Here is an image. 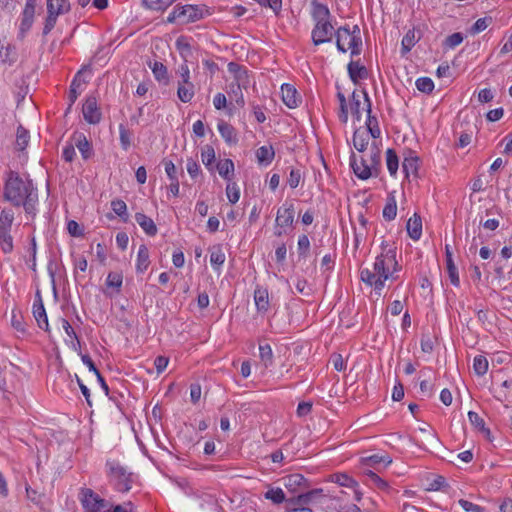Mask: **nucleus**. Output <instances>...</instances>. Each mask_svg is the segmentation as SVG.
I'll use <instances>...</instances> for the list:
<instances>
[{
    "instance_id": "1",
    "label": "nucleus",
    "mask_w": 512,
    "mask_h": 512,
    "mask_svg": "<svg viewBox=\"0 0 512 512\" xmlns=\"http://www.w3.org/2000/svg\"><path fill=\"white\" fill-rule=\"evenodd\" d=\"M4 197L14 206L23 205L25 211L30 213L32 201V184L24 182L17 172L10 171L4 186Z\"/></svg>"
},
{
    "instance_id": "2",
    "label": "nucleus",
    "mask_w": 512,
    "mask_h": 512,
    "mask_svg": "<svg viewBox=\"0 0 512 512\" xmlns=\"http://www.w3.org/2000/svg\"><path fill=\"white\" fill-rule=\"evenodd\" d=\"M105 467L108 482L116 491L125 493L131 490L137 480L133 472L117 460H107Z\"/></svg>"
},
{
    "instance_id": "3",
    "label": "nucleus",
    "mask_w": 512,
    "mask_h": 512,
    "mask_svg": "<svg viewBox=\"0 0 512 512\" xmlns=\"http://www.w3.org/2000/svg\"><path fill=\"white\" fill-rule=\"evenodd\" d=\"M393 272V265L386 263V260L376 258L373 264V271L366 268L361 270V280L374 287L375 294L381 295V292L385 286V281L390 277L395 279Z\"/></svg>"
},
{
    "instance_id": "4",
    "label": "nucleus",
    "mask_w": 512,
    "mask_h": 512,
    "mask_svg": "<svg viewBox=\"0 0 512 512\" xmlns=\"http://www.w3.org/2000/svg\"><path fill=\"white\" fill-rule=\"evenodd\" d=\"M203 17V8L198 5L176 6L169 14L167 22L179 21L181 24L195 22Z\"/></svg>"
},
{
    "instance_id": "5",
    "label": "nucleus",
    "mask_w": 512,
    "mask_h": 512,
    "mask_svg": "<svg viewBox=\"0 0 512 512\" xmlns=\"http://www.w3.org/2000/svg\"><path fill=\"white\" fill-rule=\"evenodd\" d=\"M13 220L12 210H2L0 214V248L5 254L13 251V237L10 233Z\"/></svg>"
},
{
    "instance_id": "6",
    "label": "nucleus",
    "mask_w": 512,
    "mask_h": 512,
    "mask_svg": "<svg viewBox=\"0 0 512 512\" xmlns=\"http://www.w3.org/2000/svg\"><path fill=\"white\" fill-rule=\"evenodd\" d=\"M294 204L292 202H285L281 207L278 208L276 216V227L274 234L278 237L287 233V229L293 227L294 224Z\"/></svg>"
},
{
    "instance_id": "7",
    "label": "nucleus",
    "mask_w": 512,
    "mask_h": 512,
    "mask_svg": "<svg viewBox=\"0 0 512 512\" xmlns=\"http://www.w3.org/2000/svg\"><path fill=\"white\" fill-rule=\"evenodd\" d=\"M80 501L86 512H105L108 506L107 501L101 498L90 488H82Z\"/></svg>"
},
{
    "instance_id": "8",
    "label": "nucleus",
    "mask_w": 512,
    "mask_h": 512,
    "mask_svg": "<svg viewBox=\"0 0 512 512\" xmlns=\"http://www.w3.org/2000/svg\"><path fill=\"white\" fill-rule=\"evenodd\" d=\"M334 27L330 20L316 22L311 32L314 45L328 43L332 40Z\"/></svg>"
},
{
    "instance_id": "9",
    "label": "nucleus",
    "mask_w": 512,
    "mask_h": 512,
    "mask_svg": "<svg viewBox=\"0 0 512 512\" xmlns=\"http://www.w3.org/2000/svg\"><path fill=\"white\" fill-rule=\"evenodd\" d=\"M32 313L37 322L38 327L46 332H49L48 317L39 290H37L35 293Z\"/></svg>"
},
{
    "instance_id": "10",
    "label": "nucleus",
    "mask_w": 512,
    "mask_h": 512,
    "mask_svg": "<svg viewBox=\"0 0 512 512\" xmlns=\"http://www.w3.org/2000/svg\"><path fill=\"white\" fill-rule=\"evenodd\" d=\"M381 252L376 256V258L386 260V263H390L393 265V272H397L400 270L401 266L399 265L396 255H397V246L394 242H389L386 240H382Z\"/></svg>"
},
{
    "instance_id": "11",
    "label": "nucleus",
    "mask_w": 512,
    "mask_h": 512,
    "mask_svg": "<svg viewBox=\"0 0 512 512\" xmlns=\"http://www.w3.org/2000/svg\"><path fill=\"white\" fill-rule=\"evenodd\" d=\"M85 71H88L89 73H91V67L89 65H87V66H84L81 70H79L76 73V75L74 76V78H73V80H72V82L70 84V89H69V94H68L69 105H68L67 111L71 110L72 105L77 100V98H78V96L80 94L79 88H80L81 84L87 82L82 77L83 76V72H85Z\"/></svg>"
},
{
    "instance_id": "12",
    "label": "nucleus",
    "mask_w": 512,
    "mask_h": 512,
    "mask_svg": "<svg viewBox=\"0 0 512 512\" xmlns=\"http://www.w3.org/2000/svg\"><path fill=\"white\" fill-rule=\"evenodd\" d=\"M82 113L85 121L89 124H98L101 120V112L97 106V100L93 96L87 97L83 104Z\"/></svg>"
},
{
    "instance_id": "13",
    "label": "nucleus",
    "mask_w": 512,
    "mask_h": 512,
    "mask_svg": "<svg viewBox=\"0 0 512 512\" xmlns=\"http://www.w3.org/2000/svg\"><path fill=\"white\" fill-rule=\"evenodd\" d=\"M350 166L354 172V174L361 180H367L370 177L374 176L372 168L370 165L366 163V160L362 157L358 163L356 155L352 152L350 156Z\"/></svg>"
},
{
    "instance_id": "14",
    "label": "nucleus",
    "mask_w": 512,
    "mask_h": 512,
    "mask_svg": "<svg viewBox=\"0 0 512 512\" xmlns=\"http://www.w3.org/2000/svg\"><path fill=\"white\" fill-rule=\"evenodd\" d=\"M362 93H363V96H364V101H365V104H366V111H367V121H366L367 129H366V131L369 132V135L371 137L378 138V137H380L381 131H380V128H379V124H378L377 118L375 116L371 115V112H372L371 100H370L369 95L366 92V90H363Z\"/></svg>"
},
{
    "instance_id": "15",
    "label": "nucleus",
    "mask_w": 512,
    "mask_h": 512,
    "mask_svg": "<svg viewBox=\"0 0 512 512\" xmlns=\"http://www.w3.org/2000/svg\"><path fill=\"white\" fill-rule=\"evenodd\" d=\"M284 486L292 492H300L308 488L307 479L299 473H293L285 476L283 479Z\"/></svg>"
},
{
    "instance_id": "16",
    "label": "nucleus",
    "mask_w": 512,
    "mask_h": 512,
    "mask_svg": "<svg viewBox=\"0 0 512 512\" xmlns=\"http://www.w3.org/2000/svg\"><path fill=\"white\" fill-rule=\"evenodd\" d=\"M254 302L259 313L265 314L270 307L269 293L266 288L257 286L254 291Z\"/></svg>"
},
{
    "instance_id": "17",
    "label": "nucleus",
    "mask_w": 512,
    "mask_h": 512,
    "mask_svg": "<svg viewBox=\"0 0 512 512\" xmlns=\"http://www.w3.org/2000/svg\"><path fill=\"white\" fill-rule=\"evenodd\" d=\"M392 463V459L388 454L385 455H378L374 454L367 457L361 458V465L363 467V470L374 468L377 469V467L381 464H383L385 467Z\"/></svg>"
},
{
    "instance_id": "18",
    "label": "nucleus",
    "mask_w": 512,
    "mask_h": 512,
    "mask_svg": "<svg viewBox=\"0 0 512 512\" xmlns=\"http://www.w3.org/2000/svg\"><path fill=\"white\" fill-rule=\"evenodd\" d=\"M419 162L420 159L415 154V152L409 150L402 163L403 172L405 173L406 177H409L410 174L414 175L415 177L418 176Z\"/></svg>"
},
{
    "instance_id": "19",
    "label": "nucleus",
    "mask_w": 512,
    "mask_h": 512,
    "mask_svg": "<svg viewBox=\"0 0 512 512\" xmlns=\"http://www.w3.org/2000/svg\"><path fill=\"white\" fill-rule=\"evenodd\" d=\"M35 7L34 5L25 4L24 10L22 12V19L20 23V34L22 37L31 29L34 22L35 15Z\"/></svg>"
},
{
    "instance_id": "20",
    "label": "nucleus",
    "mask_w": 512,
    "mask_h": 512,
    "mask_svg": "<svg viewBox=\"0 0 512 512\" xmlns=\"http://www.w3.org/2000/svg\"><path fill=\"white\" fill-rule=\"evenodd\" d=\"M218 131L225 142L229 145H235L238 142V137L235 128L225 122L224 120H220L217 125Z\"/></svg>"
},
{
    "instance_id": "21",
    "label": "nucleus",
    "mask_w": 512,
    "mask_h": 512,
    "mask_svg": "<svg viewBox=\"0 0 512 512\" xmlns=\"http://www.w3.org/2000/svg\"><path fill=\"white\" fill-rule=\"evenodd\" d=\"M348 74L351 81L354 84H358L359 80L366 79L368 77V70L364 65H361L359 61H350L347 66Z\"/></svg>"
},
{
    "instance_id": "22",
    "label": "nucleus",
    "mask_w": 512,
    "mask_h": 512,
    "mask_svg": "<svg viewBox=\"0 0 512 512\" xmlns=\"http://www.w3.org/2000/svg\"><path fill=\"white\" fill-rule=\"evenodd\" d=\"M135 220L148 236H155L157 234L158 229L152 218L138 212L135 214Z\"/></svg>"
},
{
    "instance_id": "23",
    "label": "nucleus",
    "mask_w": 512,
    "mask_h": 512,
    "mask_svg": "<svg viewBox=\"0 0 512 512\" xmlns=\"http://www.w3.org/2000/svg\"><path fill=\"white\" fill-rule=\"evenodd\" d=\"M445 254H446V267H447V272H448L450 282L455 287H458L460 284L458 270L454 264V261L452 258V252L450 251L448 245L445 246Z\"/></svg>"
},
{
    "instance_id": "24",
    "label": "nucleus",
    "mask_w": 512,
    "mask_h": 512,
    "mask_svg": "<svg viewBox=\"0 0 512 512\" xmlns=\"http://www.w3.org/2000/svg\"><path fill=\"white\" fill-rule=\"evenodd\" d=\"M195 95V85L193 82H178L177 97L183 103L190 102Z\"/></svg>"
},
{
    "instance_id": "25",
    "label": "nucleus",
    "mask_w": 512,
    "mask_h": 512,
    "mask_svg": "<svg viewBox=\"0 0 512 512\" xmlns=\"http://www.w3.org/2000/svg\"><path fill=\"white\" fill-rule=\"evenodd\" d=\"M281 90L285 105L289 108H296L299 104L296 89L290 84H283Z\"/></svg>"
},
{
    "instance_id": "26",
    "label": "nucleus",
    "mask_w": 512,
    "mask_h": 512,
    "mask_svg": "<svg viewBox=\"0 0 512 512\" xmlns=\"http://www.w3.org/2000/svg\"><path fill=\"white\" fill-rule=\"evenodd\" d=\"M311 5H312L311 16H312L313 20L315 21V23L330 19L331 13H330L329 8L326 5L319 3L317 0H312Z\"/></svg>"
},
{
    "instance_id": "27",
    "label": "nucleus",
    "mask_w": 512,
    "mask_h": 512,
    "mask_svg": "<svg viewBox=\"0 0 512 512\" xmlns=\"http://www.w3.org/2000/svg\"><path fill=\"white\" fill-rule=\"evenodd\" d=\"M406 229L408 235L413 240H419L422 235V220L418 214H414L413 217L407 221Z\"/></svg>"
},
{
    "instance_id": "28",
    "label": "nucleus",
    "mask_w": 512,
    "mask_h": 512,
    "mask_svg": "<svg viewBox=\"0 0 512 512\" xmlns=\"http://www.w3.org/2000/svg\"><path fill=\"white\" fill-rule=\"evenodd\" d=\"M263 497L275 505H279L286 501V495L284 491L280 487H275L272 485L266 486V491L263 492Z\"/></svg>"
},
{
    "instance_id": "29",
    "label": "nucleus",
    "mask_w": 512,
    "mask_h": 512,
    "mask_svg": "<svg viewBox=\"0 0 512 512\" xmlns=\"http://www.w3.org/2000/svg\"><path fill=\"white\" fill-rule=\"evenodd\" d=\"M210 252V263L215 270H219L224 264L226 256L223 252L222 245L217 244L209 248Z\"/></svg>"
},
{
    "instance_id": "30",
    "label": "nucleus",
    "mask_w": 512,
    "mask_h": 512,
    "mask_svg": "<svg viewBox=\"0 0 512 512\" xmlns=\"http://www.w3.org/2000/svg\"><path fill=\"white\" fill-rule=\"evenodd\" d=\"M369 138V132H367L365 129L358 128L354 131L353 134V146L359 152H363L367 148Z\"/></svg>"
},
{
    "instance_id": "31",
    "label": "nucleus",
    "mask_w": 512,
    "mask_h": 512,
    "mask_svg": "<svg viewBox=\"0 0 512 512\" xmlns=\"http://www.w3.org/2000/svg\"><path fill=\"white\" fill-rule=\"evenodd\" d=\"M75 145L78 148V150L80 151L83 159L87 160L93 156L94 152H93L92 145L88 141V139L86 138V136L84 134L80 133L75 138Z\"/></svg>"
},
{
    "instance_id": "32",
    "label": "nucleus",
    "mask_w": 512,
    "mask_h": 512,
    "mask_svg": "<svg viewBox=\"0 0 512 512\" xmlns=\"http://www.w3.org/2000/svg\"><path fill=\"white\" fill-rule=\"evenodd\" d=\"M275 157V150L272 145L261 146L256 150V158L260 165H269Z\"/></svg>"
},
{
    "instance_id": "33",
    "label": "nucleus",
    "mask_w": 512,
    "mask_h": 512,
    "mask_svg": "<svg viewBox=\"0 0 512 512\" xmlns=\"http://www.w3.org/2000/svg\"><path fill=\"white\" fill-rule=\"evenodd\" d=\"M150 264L149 250L146 245L142 244L139 247L136 260V271L137 273H143L147 270Z\"/></svg>"
},
{
    "instance_id": "34",
    "label": "nucleus",
    "mask_w": 512,
    "mask_h": 512,
    "mask_svg": "<svg viewBox=\"0 0 512 512\" xmlns=\"http://www.w3.org/2000/svg\"><path fill=\"white\" fill-rule=\"evenodd\" d=\"M363 475L367 478V482L374 487L383 491H388L390 489L388 482L380 478L373 470L365 469L363 470Z\"/></svg>"
},
{
    "instance_id": "35",
    "label": "nucleus",
    "mask_w": 512,
    "mask_h": 512,
    "mask_svg": "<svg viewBox=\"0 0 512 512\" xmlns=\"http://www.w3.org/2000/svg\"><path fill=\"white\" fill-rule=\"evenodd\" d=\"M383 218L386 221L394 220L397 215V203L394 193H390L386 199V204L382 211Z\"/></svg>"
},
{
    "instance_id": "36",
    "label": "nucleus",
    "mask_w": 512,
    "mask_h": 512,
    "mask_svg": "<svg viewBox=\"0 0 512 512\" xmlns=\"http://www.w3.org/2000/svg\"><path fill=\"white\" fill-rule=\"evenodd\" d=\"M47 17L45 19L44 27H43V36L48 35L51 30L55 27L57 22L58 15L54 13L53 10V0H47Z\"/></svg>"
},
{
    "instance_id": "37",
    "label": "nucleus",
    "mask_w": 512,
    "mask_h": 512,
    "mask_svg": "<svg viewBox=\"0 0 512 512\" xmlns=\"http://www.w3.org/2000/svg\"><path fill=\"white\" fill-rule=\"evenodd\" d=\"M259 358L265 369L273 365L274 355L272 347L269 344H259Z\"/></svg>"
},
{
    "instance_id": "38",
    "label": "nucleus",
    "mask_w": 512,
    "mask_h": 512,
    "mask_svg": "<svg viewBox=\"0 0 512 512\" xmlns=\"http://www.w3.org/2000/svg\"><path fill=\"white\" fill-rule=\"evenodd\" d=\"M149 67L151 68L154 77L158 81H163L164 84H168V71L167 67L159 61H154L153 63H149Z\"/></svg>"
},
{
    "instance_id": "39",
    "label": "nucleus",
    "mask_w": 512,
    "mask_h": 512,
    "mask_svg": "<svg viewBox=\"0 0 512 512\" xmlns=\"http://www.w3.org/2000/svg\"><path fill=\"white\" fill-rule=\"evenodd\" d=\"M468 419L470 423L477 428L479 431L483 432L487 438H490L491 431L489 428L485 426V421L482 417L478 415V413L474 411L468 412Z\"/></svg>"
},
{
    "instance_id": "40",
    "label": "nucleus",
    "mask_w": 512,
    "mask_h": 512,
    "mask_svg": "<svg viewBox=\"0 0 512 512\" xmlns=\"http://www.w3.org/2000/svg\"><path fill=\"white\" fill-rule=\"evenodd\" d=\"M322 494V489H313L304 492V490L299 492L295 503L299 506L306 505L310 503L315 497L320 496Z\"/></svg>"
},
{
    "instance_id": "41",
    "label": "nucleus",
    "mask_w": 512,
    "mask_h": 512,
    "mask_svg": "<svg viewBox=\"0 0 512 512\" xmlns=\"http://www.w3.org/2000/svg\"><path fill=\"white\" fill-rule=\"evenodd\" d=\"M416 42H417V40H416L414 29L408 30L401 41V54L405 55L408 52H410L411 49L416 44Z\"/></svg>"
},
{
    "instance_id": "42",
    "label": "nucleus",
    "mask_w": 512,
    "mask_h": 512,
    "mask_svg": "<svg viewBox=\"0 0 512 512\" xmlns=\"http://www.w3.org/2000/svg\"><path fill=\"white\" fill-rule=\"evenodd\" d=\"M29 131L22 125H19L16 132V147L18 150L23 151L29 143Z\"/></svg>"
},
{
    "instance_id": "43",
    "label": "nucleus",
    "mask_w": 512,
    "mask_h": 512,
    "mask_svg": "<svg viewBox=\"0 0 512 512\" xmlns=\"http://www.w3.org/2000/svg\"><path fill=\"white\" fill-rule=\"evenodd\" d=\"M370 161H371L370 166L372 168L373 174H374L375 177H377L379 175V173H380L381 155H380V150L376 146L375 143H373L372 146H371Z\"/></svg>"
},
{
    "instance_id": "44",
    "label": "nucleus",
    "mask_w": 512,
    "mask_h": 512,
    "mask_svg": "<svg viewBox=\"0 0 512 512\" xmlns=\"http://www.w3.org/2000/svg\"><path fill=\"white\" fill-rule=\"evenodd\" d=\"M217 170L224 179L231 180V175L234 172V163L231 159H225L218 162Z\"/></svg>"
},
{
    "instance_id": "45",
    "label": "nucleus",
    "mask_w": 512,
    "mask_h": 512,
    "mask_svg": "<svg viewBox=\"0 0 512 512\" xmlns=\"http://www.w3.org/2000/svg\"><path fill=\"white\" fill-rule=\"evenodd\" d=\"M386 163L390 175H396L399 166V160L394 149L389 148L386 151Z\"/></svg>"
},
{
    "instance_id": "46",
    "label": "nucleus",
    "mask_w": 512,
    "mask_h": 512,
    "mask_svg": "<svg viewBox=\"0 0 512 512\" xmlns=\"http://www.w3.org/2000/svg\"><path fill=\"white\" fill-rule=\"evenodd\" d=\"M331 477L333 482L343 487L354 488L358 485L357 481L346 473H336Z\"/></svg>"
},
{
    "instance_id": "47",
    "label": "nucleus",
    "mask_w": 512,
    "mask_h": 512,
    "mask_svg": "<svg viewBox=\"0 0 512 512\" xmlns=\"http://www.w3.org/2000/svg\"><path fill=\"white\" fill-rule=\"evenodd\" d=\"M175 0H143V4L146 8L154 11H164L167 9Z\"/></svg>"
},
{
    "instance_id": "48",
    "label": "nucleus",
    "mask_w": 512,
    "mask_h": 512,
    "mask_svg": "<svg viewBox=\"0 0 512 512\" xmlns=\"http://www.w3.org/2000/svg\"><path fill=\"white\" fill-rule=\"evenodd\" d=\"M416 88L425 94H431L434 90V82L430 77H420L415 82Z\"/></svg>"
},
{
    "instance_id": "49",
    "label": "nucleus",
    "mask_w": 512,
    "mask_h": 512,
    "mask_svg": "<svg viewBox=\"0 0 512 512\" xmlns=\"http://www.w3.org/2000/svg\"><path fill=\"white\" fill-rule=\"evenodd\" d=\"M473 369L476 375L483 376L488 370V360L485 356L478 355L473 360Z\"/></svg>"
},
{
    "instance_id": "50",
    "label": "nucleus",
    "mask_w": 512,
    "mask_h": 512,
    "mask_svg": "<svg viewBox=\"0 0 512 512\" xmlns=\"http://www.w3.org/2000/svg\"><path fill=\"white\" fill-rule=\"evenodd\" d=\"M112 210L116 215H118L123 221H127L128 213H127V205L121 199H115L111 201Z\"/></svg>"
},
{
    "instance_id": "51",
    "label": "nucleus",
    "mask_w": 512,
    "mask_h": 512,
    "mask_svg": "<svg viewBox=\"0 0 512 512\" xmlns=\"http://www.w3.org/2000/svg\"><path fill=\"white\" fill-rule=\"evenodd\" d=\"M351 32V29L349 28L348 25H345V26H341L337 29L336 31V47L338 49V51L342 52V53H345L347 51V49L345 48V46L342 44V38H343V35L345 36V38H350V33Z\"/></svg>"
},
{
    "instance_id": "52",
    "label": "nucleus",
    "mask_w": 512,
    "mask_h": 512,
    "mask_svg": "<svg viewBox=\"0 0 512 512\" xmlns=\"http://www.w3.org/2000/svg\"><path fill=\"white\" fill-rule=\"evenodd\" d=\"M175 45L181 57L183 58V61H185V59H187V57L191 54V45L187 38L184 36L178 37Z\"/></svg>"
},
{
    "instance_id": "53",
    "label": "nucleus",
    "mask_w": 512,
    "mask_h": 512,
    "mask_svg": "<svg viewBox=\"0 0 512 512\" xmlns=\"http://www.w3.org/2000/svg\"><path fill=\"white\" fill-rule=\"evenodd\" d=\"M132 132L124 124L119 125V138L123 150L127 151L131 145Z\"/></svg>"
},
{
    "instance_id": "54",
    "label": "nucleus",
    "mask_w": 512,
    "mask_h": 512,
    "mask_svg": "<svg viewBox=\"0 0 512 512\" xmlns=\"http://www.w3.org/2000/svg\"><path fill=\"white\" fill-rule=\"evenodd\" d=\"M123 283V276L118 272H110L106 279V285L109 288L116 289L117 292L120 291V288Z\"/></svg>"
},
{
    "instance_id": "55",
    "label": "nucleus",
    "mask_w": 512,
    "mask_h": 512,
    "mask_svg": "<svg viewBox=\"0 0 512 512\" xmlns=\"http://www.w3.org/2000/svg\"><path fill=\"white\" fill-rule=\"evenodd\" d=\"M201 159L203 164L209 168L215 160L214 148L210 145H205L201 151Z\"/></svg>"
},
{
    "instance_id": "56",
    "label": "nucleus",
    "mask_w": 512,
    "mask_h": 512,
    "mask_svg": "<svg viewBox=\"0 0 512 512\" xmlns=\"http://www.w3.org/2000/svg\"><path fill=\"white\" fill-rule=\"evenodd\" d=\"M234 84L237 86V90L240 92L242 88L246 89L249 85L248 70L244 68L238 74L234 76Z\"/></svg>"
},
{
    "instance_id": "57",
    "label": "nucleus",
    "mask_w": 512,
    "mask_h": 512,
    "mask_svg": "<svg viewBox=\"0 0 512 512\" xmlns=\"http://www.w3.org/2000/svg\"><path fill=\"white\" fill-rule=\"evenodd\" d=\"M298 254L300 257L306 258L310 250V240L307 235L303 234L298 238Z\"/></svg>"
},
{
    "instance_id": "58",
    "label": "nucleus",
    "mask_w": 512,
    "mask_h": 512,
    "mask_svg": "<svg viewBox=\"0 0 512 512\" xmlns=\"http://www.w3.org/2000/svg\"><path fill=\"white\" fill-rule=\"evenodd\" d=\"M492 23L491 17H483L476 20L474 25L471 27V34H478L481 31L485 30Z\"/></svg>"
},
{
    "instance_id": "59",
    "label": "nucleus",
    "mask_w": 512,
    "mask_h": 512,
    "mask_svg": "<svg viewBox=\"0 0 512 512\" xmlns=\"http://www.w3.org/2000/svg\"><path fill=\"white\" fill-rule=\"evenodd\" d=\"M301 179H302L301 170L297 169V168H292L290 170L289 177L287 179V183L292 189H295L299 186Z\"/></svg>"
},
{
    "instance_id": "60",
    "label": "nucleus",
    "mask_w": 512,
    "mask_h": 512,
    "mask_svg": "<svg viewBox=\"0 0 512 512\" xmlns=\"http://www.w3.org/2000/svg\"><path fill=\"white\" fill-rule=\"evenodd\" d=\"M188 60L185 59L183 63L178 67L176 74L179 75L180 79L178 82H192L190 76V69L187 64Z\"/></svg>"
},
{
    "instance_id": "61",
    "label": "nucleus",
    "mask_w": 512,
    "mask_h": 512,
    "mask_svg": "<svg viewBox=\"0 0 512 512\" xmlns=\"http://www.w3.org/2000/svg\"><path fill=\"white\" fill-rule=\"evenodd\" d=\"M463 42V35L460 32H455L449 35L444 42V45L448 48H455Z\"/></svg>"
},
{
    "instance_id": "62",
    "label": "nucleus",
    "mask_w": 512,
    "mask_h": 512,
    "mask_svg": "<svg viewBox=\"0 0 512 512\" xmlns=\"http://www.w3.org/2000/svg\"><path fill=\"white\" fill-rule=\"evenodd\" d=\"M11 324L19 332H25L23 317L20 312L12 311Z\"/></svg>"
},
{
    "instance_id": "63",
    "label": "nucleus",
    "mask_w": 512,
    "mask_h": 512,
    "mask_svg": "<svg viewBox=\"0 0 512 512\" xmlns=\"http://www.w3.org/2000/svg\"><path fill=\"white\" fill-rule=\"evenodd\" d=\"M227 198L232 204L238 202L240 198V191L235 183L232 185L228 184L226 187Z\"/></svg>"
},
{
    "instance_id": "64",
    "label": "nucleus",
    "mask_w": 512,
    "mask_h": 512,
    "mask_svg": "<svg viewBox=\"0 0 512 512\" xmlns=\"http://www.w3.org/2000/svg\"><path fill=\"white\" fill-rule=\"evenodd\" d=\"M458 503L466 512H484L483 507L474 504L468 500L460 499Z\"/></svg>"
}]
</instances>
